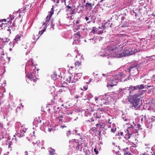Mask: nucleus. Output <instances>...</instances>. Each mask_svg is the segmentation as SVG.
<instances>
[{
    "mask_svg": "<svg viewBox=\"0 0 155 155\" xmlns=\"http://www.w3.org/2000/svg\"><path fill=\"white\" fill-rule=\"evenodd\" d=\"M111 38H114V40L111 41L110 46L102 50L100 54L101 56H106L111 54L114 57L121 58L132 55L137 52V50L131 49L129 46H123V45L121 44L117 46L119 40V37L112 35Z\"/></svg>",
    "mask_w": 155,
    "mask_h": 155,
    "instance_id": "1",
    "label": "nucleus"
},
{
    "mask_svg": "<svg viewBox=\"0 0 155 155\" xmlns=\"http://www.w3.org/2000/svg\"><path fill=\"white\" fill-rule=\"evenodd\" d=\"M145 86V85L143 84L138 85L136 86L131 85L129 87L119 89V91L120 93L125 94L127 91H129V92L131 93L134 91L138 90L136 92V94L130 97L129 99V101L131 104L130 107L133 109L137 110L142 105V100L141 96L147 92L146 90H142L144 88Z\"/></svg>",
    "mask_w": 155,
    "mask_h": 155,
    "instance_id": "2",
    "label": "nucleus"
},
{
    "mask_svg": "<svg viewBox=\"0 0 155 155\" xmlns=\"http://www.w3.org/2000/svg\"><path fill=\"white\" fill-rule=\"evenodd\" d=\"M127 68L123 72H117L113 76L110 77L109 81L111 84H107V87L109 88L113 86L116 85V84L119 82L124 81L123 79H125L127 78V75H129L128 71Z\"/></svg>",
    "mask_w": 155,
    "mask_h": 155,
    "instance_id": "3",
    "label": "nucleus"
},
{
    "mask_svg": "<svg viewBox=\"0 0 155 155\" xmlns=\"http://www.w3.org/2000/svg\"><path fill=\"white\" fill-rule=\"evenodd\" d=\"M139 67L140 64L137 62L131 64L128 67L127 70L129 73V76H128L127 78L124 79V82L131 79L132 77L136 76L138 73Z\"/></svg>",
    "mask_w": 155,
    "mask_h": 155,
    "instance_id": "4",
    "label": "nucleus"
},
{
    "mask_svg": "<svg viewBox=\"0 0 155 155\" xmlns=\"http://www.w3.org/2000/svg\"><path fill=\"white\" fill-rule=\"evenodd\" d=\"M54 10H51L50 12H48V15L46 18L45 21H43V26H44L45 28H47V26H48L50 23H49L50 19L52 16V15L54 14Z\"/></svg>",
    "mask_w": 155,
    "mask_h": 155,
    "instance_id": "5",
    "label": "nucleus"
},
{
    "mask_svg": "<svg viewBox=\"0 0 155 155\" xmlns=\"http://www.w3.org/2000/svg\"><path fill=\"white\" fill-rule=\"evenodd\" d=\"M78 74H81V73H78L74 74V76H69L68 79V81L69 83L71 82V83H74L76 82L78 80Z\"/></svg>",
    "mask_w": 155,
    "mask_h": 155,
    "instance_id": "6",
    "label": "nucleus"
},
{
    "mask_svg": "<svg viewBox=\"0 0 155 155\" xmlns=\"http://www.w3.org/2000/svg\"><path fill=\"white\" fill-rule=\"evenodd\" d=\"M77 12L75 10H66V12L65 16L67 19H72L74 15Z\"/></svg>",
    "mask_w": 155,
    "mask_h": 155,
    "instance_id": "7",
    "label": "nucleus"
},
{
    "mask_svg": "<svg viewBox=\"0 0 155 155\" xmlns=\"http://www.w3.org/2000/svg\"><path fill=\"white\" fill-rule=\"evenodd\" d=\"M35 73L31 72L29 74L26 75V76L28 78V80L29 79L31 81H33L35 82L36 80V75L35 74Z\"/></svg>",
    "mask_w": 155,
    "mask_h": 155,
    "instance_id": "8",
    "label": "nucleus"
},
{
    "mask_svg": "<svg viewBox=\"0 0 155 155\" xmlns=\"http://www.w3.org/2000/svg\"><path fill=\"white\" fill-rule=\"evenodd\" d=\"M14 17H15L14 15H10L9 17L7 19H2L0 20V21L1 22L3 21L5 22L7 21L8 23H10L11 24L12 22V20L14 19Z\"/></svg>",
    "mask_w": 155,
    "mask_h": 155,
    "instance_id": "9",
    "label": "nucleus"
},
{
    "mask_svg": "<svg viewBox=\"0 0 155 155\" xmlns=\"http://www.w3.org/2000/svg\"><path fill=\"white\" fill-rule=\"evenodd\" d=\"M127 134H126L124 137L126 139H129L130 137V136L132 135H133L134 136H137L136 134H134V131H131V130L129 131V130H127Z\"/></svg>",
    "mask_w": 155,
    "mask_h": 155,
    "instance_id": "10",
    "label": "nucleus"
},
{
    "mask_svg": "<svg viewBox=\"0 0 155 155\" xmlns=\"http://www.w3.org/2000/svg\"><path fill=\"white\" fill-rule=\"evenodd\" d=\"M41 120L38 118V119L36 118L34 119V120L33 122V129H35L38 126V124L41 123Z\"/></svg>",
    "mask_w": 155,
    "mask_h": 155,
    "instance_id": "11",
    "label": "nucleus"
},
{
    "mask_svg": "<svg viewBox=\"0 0 155 155\" xmlns=\"http://www.w3.org/2000/svg\"><path fill=\"white\" fill-rule=\"evenodd\" d=\"M96 13V12L95 10H92L91 12L90 13V15L89 16V17L91 18L92 20L93 21V22H94V21L96 19L95 15V14Z\"/></svg>",
    "mask_w": 155,
    "mask_h": 155,
    "instance_id": "12",
    "label": "nucleus"
},
{
    "mask_svg": "<svg viewBox=\"0 0 155 155\" xmlns=\"http://www.w3.org/2000/svg\"><path fill=\"white\" fill-rule=\"evenodd\" d=\"M108 96H109L107 94H105L102 96V99H101V101H102L103 100L105 101V102H104V104L106 105H107L109 103V99H108L109 97Z\"/></svg>",
    "mask_w": 155,
    "mask_h": 155,
    "instance_id": "13",
    "label": "nucleus"
},
{
    "mask_svg": "<svg viewBox=\"0 0 155 155\" xmlns=\"http://www.w3.org/2000/svg\"><path fill=\"white\" fill-rule=\"evenodd\" d=\"M94 34H93L91 32L89 33V35L91 36V37L88 39V40L93 44H94L96 42Z\"/></svg>",
    "mask_w": 155,
    "mask_h": 155,
    "instance_id": "14",
    "label": "nucleus"
},
{
    "mask_svg": "<svg viewBox=\"0 0 155 155\" xmlns=\"http://www.w3.org/2000/svg\"><path fill=\"white\" fill-rule=\"evenodd\" d=\"M22 35H17L15 37V38L14 39L13 41V46L14 47V45H15L16 43H17L18 41L20 40V38Z\"/></svg>",
    "mask_w": 155,
    "mask_h": 155,
    "instance_id": "15",
    "label": "nucleus"
},
{
    "mask_svg": "<svg viewBox=\"0 0 155 155\" xmlns=\"http://www.w3.org/2000/svg\"><path fill=\"white\" fill-rule=\"evenodd\" d=\"M110 22L109 21L108 22H105L104 24H103L102 23V27L104 29H105L108 27H112V23H110Z\"/></svg>",
    "mask_w": 155,
    "mask_h": 155,
    "instance_id": "16",
    "label": "nucleus"
},
{
    "mask_svg": "<svg viewBox=\"0 0 155 155\" xmlns=\"http://www.w3.org/2000/svg\"><path fill=\"white\" fill-rule=\"evenodd\" d=\"M110 42H108V46H107V47H104V48H103L101 49V51L100 52H99V55L100 56H102V57H104V56L108 57L109 56L111 55V56H110V57H111V56H112V57H114H114L113 56H112V55H111V54H108V55H106H106H104V56H101V55H100V52H101V51H102V50L103 49H105V48H107V47H109V46H110V43L111 42V41H111L114 40V38H111V36H110ZM114 58H115V57H114Z\"/></svg>",
    "mask_w": 155,
    "mask_h": 155,
    "instance_id": "17",
    "label": "nucleus"
},
{
    "mask_svg": "<svg viewBox=\"0 0 155 155\" xmlns=\"http://www.w3.org/2000/svg\"><path fill=\"white\" fill-rule=\"evenodd\" d=\"M130 13L132 15H134L135 18L139 17L140 15L138 10H130Z\"/></svg>",
    "mask_w": 155,
    "mask_h": 155,
    "instance_id": "18",
    "label": "nucleus"
},
{
    "mask_svg": "<svg viewBox=\"0 0 155 155\" xmlns=\"http://www.w3.org/2000/svg\"><path fill=\"white\" fill-rule=\"evenodd\" d=\"M141 126L139 124H138L136 126V130H135V132L136 134H137V135H139V131H140V130L142 129V128H141Z\"/></svg>",
    "mask_w": 155,
    "mask_h": 155,
    "instance_id": "19",
    "label": "nucleus"
},
{
    "mask_svg": "<svg viewBox=\"0 0 155 155\" xmlns=\"http://www.w3.org/2000/svg\"><path fill=\"white\" fill-rule=\"evenodd\" d=\"M146 108L148 110H150L153 112H155V106H153L152 104H148L146 106Z\"/></svg>",
    "mask_w": 155,
    "mask_h": 155,
    "instance_id": "20",
    "label": "nucleus"
},
{
    "mask_svg": "<svg viewBox=\"0 0 155 155\" xmlns=\"http://www.w3.org/2000/svg\"><path fill=\"white\" fill-rule=\"evenodd\" d=\"M85 6L87 10H91L94 7V4L92 3H87Z\"/></svg>",
    "mask_w": 155,
    "mask_h": 155,
    "instance_id": "21",
    "label": "nucleus"
},
{
    "mask_svg": "<svg viewBox=\"0 0 155 155\" xmlns=\"http://www.w3.org/2000/svg\"><path fill=\"white\" fill-rule=\"evenodd\" d=\"M93 97V96L91 93H88L86 94L84 97H83V99L84 100H86L87 99L90 100Z\"/></svg>",
    "mask_w": 155,
    "mask_h": 155,
    "instance_id": "22",
    "label": "nucleus"
},
{
    "mask_svg": "<svg viewBox=\"0 0 155 155\" xmlns=\"http://www.w3.org/2000/svg\"><path fill=\"white\" fill-rule=\"evenodd\" d=\"M101 113L99 112L98 111H97L96 113L94 114L93 118H95L96 119H99L101 117Z\"/></svg>",
    "mask_w": 155,
    "mask_h": 155,
    "instance_id": "23",
    "label": "nucleus"
},
{
    "mask_svg": "<svg viewBox=\"0 0 155 155\" xmlns=\"http://www.w3.org/2000/svg\"><path fill=\"white\" fill-rule=\"evenodd\" d=\"M28 66H30L29 67V70L31 71L33 70V71H31V72H33V73H36V71H35L36 69V67H35L34 65H28Z\"/></svg>",
    "mask_w": 155,
    "mask_h": 155,
    "instance_id": "24",
    "label": "nucleus"
},
{
    "mask_svg": "<svg viewBox=\"0 0 155 155\" xmlns=\"http://www.w3.org/2000/svg\"><path fill=\"white\" fill-rule=\"evenodd\" d=\"M73 111L70 108H68L67 110H64L65 114L67 115L71 114Z\"/></svg>",
    "mask_w": 155,
    "mask_h": 155,
    "instance_id": "25",
    "label": "nucleus"
},
{
    "mask_svg": "<svg viewBox=\"0 0 155 155\" xmlns=\"http://www.w3.org/2000/svg\"><path fill=\"white\" fill-rule=\"evenodd\" d=\"M23 125L21 124V123L19 122H17L15 124V127L16 129L19 130L22 127Z\"/></svg>",
    "mask_w": 155,
    "mask_h": 155,
    "instance_id": "26",
    "label": "nucleus"
},
{
    "mask_svg": "<svg viewBox=\"0 0 155 155\" xmlns=\"http://www.w3.org/2000/svg\"><path fill=\"white\" fill-rule=\"evenodd\" d=\"M9 40L8 38L3 39L0 38V42H2V44H5L6 43L8 42Z\"/></svg>",
    "mask_w": 155,
    "mask_h": 155,
    "instance_id": "27",
    "label": "nucleus"
},
{
    "mask_svg": "<svg viewBox=\"0 0 155 155\" xmlns=\"http://www.w3.org/2000/svg\"><path fill=\"white\" fill-rule=\"evenodd\" d=\"M74 40L73 42V45L78 44L80 41V39L79 38H75L74 39Z\"/></svg>",
    "mask_w": 155,
    "mask_h": 155,
    "instance_id": "28",
    "label": "nucleus"
},
{
    "mask_svg": "<svg viewBox=\"0 0 155 155\" xmlns=\"http://www.w3.org/2000/svg\"><path fill=\"white\" fill-rule=\"evenodd\" d=\"M105 126L106 125L105 124L102 123H100L97 125V127H99L100 128H104L105 130H107V128H105Z\"/></svg>",
    "mask_w": 155,
    "mask_h": 155,
    "instance_id": "29",
    "label": "nucleus"
},
{
    "mask_svg": "<svg viewBox=\"0 0 155 155\" xmlns=\"http://www.w3.org/2000/svg\"><path fill=\"white\" fill-rule=\"evenodd\" d=\"M27 129H26V128H22H22H21L19 130H20V136H24V133H25V131H26V130Z\"/></svg>",
    "mask_w": 155,
    "mask_h": 155,
    "instance_id": "30",
    "label": "nucleus"
},
{
    "mask_svg": "<svg viewBox=\"0 0 155 155\" xmlns=\"http://www.w3.org/2000/svg\"><path fill=\"white\" fill-rule=\"evenodd\" d=\"M33 59L31 58L30 60L28 61L25 66V68L28 67V65H33Z\"/></svg>",
    "mask_w": 155,
    "mask_h": 155,
    "instance_id": "31",
    "label": "nucleus"
},
{
    "mask_svg": "<svg viewBox=\"0 0 155 155\" xmlns=\"http://www.w3.org/2000/svg\"><path fill=\"white\" fill-rule=\"evenodd\" d=\"M127 130H129V131L131 130V131H134V134H136V132H135L136 129H135L134 128V127L133 125H131L130 126V127H129L127 129Z\"/></svg>",
    "mask_w": 155,
    "mask_h": 155,
    "instance_id": "32",
    "label": "nucleus"
},
{
    "mask_svg": "<svg viewBox=\"0 0 155 155\" xmlns=\"http://www.w3.org/2000/svg\"><path fill=\"white\" fill-rule=\"evenodd\" d=\"M13 140H14L13 138H12L11 140H9L7 141V143L8 144V146L9 148L11 147V146L13 144Z\"/></svg>",
    "mask_w": 155,
    "mask_h": 155,
    "instance_id": "33",
    "label": "nucleus"
},
{
    "mask_svg": "<svg viewBox=\"0 0 155 155\" xmlns=\"http://www.w3.org/2000/svg\"><path fill=\"white\" fill-rule=\"evenodd\" d=\"M128 150L129 149L127 147L126 149H123L124 152V155H132L130 153H128L126 150Z\"/></svg>",
    "mask_w": 155,
    "mask_h": 155,
    "instance_id": "34",
    "label": "nucleus"
},
{
    "mask_svg": "<svg viewBox=\"0 0 155 155\" xmlns=\"http://www.w3.org/2000/svg\"><path fill=\"white\" fill-rule=\"evenodd\" d=\"M54 112L55 113H59L60 111V107H57L55 106L54 107Z\"/></svg>",
    "mask_w": 155,
    "mask_h": 155,
    "instance_id": "35",
    "label": "nucleus"
},
{
    "mask_svg": "<svg viewBox=\"0 0 155 155\" xmlns=\"http://www.w3.org/2000/svg\"><path fill=\"white\" fill-rule=\"evenodd\" d=\"M98 29L95 27H93L91 32L93 34H97V33Z\"/></svg>",
    "mask_w": 155,
    "mask_h": 155,
    "instance_id": "36",
    "label": "nucleus"
},
{
    "mask_svg": "<svg viewBox=\"0 0 155 155\" xmlns=\"http://www.w3.org/2000/svg\"><path fill=\"white\" fill-rule=\"evenodd\" d=\"M46 29V28H44V29H43V30H42L41 31H39V32L38 33V34H40V36H38V37L36 39L37 40L38 38L41 35H42L43 34V33L45 31Z\"/></svg>",
    "mask_w": 155,
    "mask_h": 155,
    "instance_id": "37",
    "label": "nucleus"
},
{
    "mask_svg": "<svg viewBox=\"0 0 155 155\" xmlns=\"http://www.w3.org/2000/svg\"><path fill=\"white\" fill-rule=\"evenodd\" d=\"M55 150L51 148L49 150V154L50 155H54Z\"/></svg>",
    "mask_w": 155,
    "mask_h": 155,
    "instance_id": "38",
    "label": "nucleus"
},
{
    "mask_svg": "<svg viewBox=\"0 0 155 155\" xmlns=\"http://www.w3.org/2000/svg\"><path fill=\"white\" fill-rule=\"evenodd\" d=\"M151 150L152 151L151 152V153L152 154L150 155H155V145L151 149Z\"/></svg>",
    "mask_w": 155,
    "mask_h": 155,
    "instance_id": "39",
    "label": "nucleus"
},
{
    "mask_svg": "<svg viewBox=\"0 0 155 155\" xmlns=\"http://www.w3.org/2000/svg\"><path fill=\"white\" fill-rule=\"evenodd\" d=\"M155 58V55H154L150 56H146V59L147 60L149 61L150 59Z\"/></svg>",
    "mask_w": 155,
    "mask_h": 155,
    "instance_id": "40",
    "label": "nucleus"
},
{
    "mask_svg": "<svg viewBox=\"0 0 155 155\" xmlns=\"http://www.w3.org/2000/svg\"><path fill=\"white\" fill-rule=\"evenodd\" d=\"M57 76V74L55 72H54L53 75H52V78L54 79V80H55L56 79Z\"/></svg>",
    "mask_w": 155,
    "mask_h": 155,
    "instance_id": "41",
    "label": "nucleus"
},
{
    "mask_svg": "<svg viewBox=\"0 0 155 155\" xmlns=\"http://www.w3.org/2000/svg\"><path fill=\"white\" fill-rule=\"evenodd\" d=\"M98 34H102L103 32V30H102V28H101L100 27H99V28L98 29Z\"/></svg>",
    "mask_w": 155,
    "mask_h": 155,
    "instance_id": "42",
    "label": "nucleus"
},
{
    "mask_svg": "<svg viewBox=\"0 0 155 155\" xmlns=\"http://www.w3.org/2000/svg\"><path fill=\"white\" fill-rule=\"evenodd\" d=\"M80 22V21L78 20H74V21L73 22L75 25H76L78 24H79Z\"/></svg>",
    "mask_w": 155,
    "mask_h": 155,
    "instance_id": "43",
    "label": "nucleus"
},
{
    "mask_svg": "<svg viewBox=\"0 0 155 155\" xmlns=\"http://www.w3.org/2000/svg\"><path fill=\"white\" fill-rule=\"evenodd\" d=\"M85 116L86 117H88L91 116V113H90L88 111L85 112Z\"/></svg>",
    "mask_w": 155,
    "mask_h": 155,
    "instance_id": "44",
    "label": "nucleus"
},
{
    "mask_svg": "<svg viewBox=\"0 0 155 155\" xmlns=\"http://www.w3.org/2000/svg\"><path fill=\"white\" fill-rule=\"evenodd\" d=\"M93 118H94L93 117H91L89 120H87L86 121V122L89 121V122H93L94 121V120L93 119Z\"/></svg>",
    "mask_w": 155,
    "mask_h": 155,
    "instance_id": "45",
    "label": "nucleus"
},
{
    "mask_svg": "<svg viewBox=\"0 0 155 155\" xmlns=\"http://www.w3.org/2000/svg\"><path fill=\"white\" fill-rule=\"evenodd\" d=\"M81 62L79 61H77L75 62V64L76 66H78L81 64Z\"/></svg>",
    "mask_w": 155,
    "mask_h": 155,
    "instance_id": "46",
    "label": "nucleus"
},
{
    "mask_svg": "<svg viewBox=\"0 0 155 155\" xmlns=\"http://www.w3.org/2000/svg\"><path fill=\"white\" fill-rule=\"evenodd\" d=\"M48 130L49 132H51V131H53L54 130V129L53 128H49L48 129Z\"/></svg>",
    "mask_w": 155,
    "mask_h": 155,
    "instance_id": "47",
    "label": "nucleus"
},
{
    "mask_svg": "<svg viewBox=\"0 0 155 155\" xmlns=\"http://www.w3.org/2000/svg\"><path fill=\"white\" fill-rule=\"evenodd\" d=\"M88 88V85H86L83 86V88L84 89V91H86L87 90Z\"/></svg>",
    "mask_w": 155,
    "mask_h": 155,
    "instance_id": "48",
    "label": "nucleus"
},
{
    "mask_svg": "<svg viewBox=\"0 0 155 155\" xmlns=\"http://www.w3.org/2000/svg\"><path fill=\"white\" fill-rule=\"evenodd\" d=\"M72 131H70V130H68L67 131V136H69V134H71L72 133Z\"/></svg>",
    "mask_w": 155,
    "mask_h": 155,
    "instance_id": "49",
    "label": "nucleus"
},
{
    "mask_svg": "<svg viewBox=\"0 0 155 155\" xmlns=\"http://www.w3.org/2000/svg\"><path fill=\"white\" fill-rule=\"evenodd\" d=\"M128 26V24L127 23H123L122 24V26L123 27H125L127 26Z\"/></svg>",
    "mask_w": 155,
    "mask_h": 155,
    "instance_id": "50",
    "label": "nucleus"
},
{
    "mask_svg": "<svg viewBox=\"0 0 155 155\" xmlns=\"http://www.w3.org/2000/svg\"><path fill=\"white\" fill-rule=\"evenodd\" d=\"M52 1L54 3H55L56 4H58L59 3V0H52Z\"/></svg>",
    "mask_w": 155,
    "mask_h": 155,
    "instance_id": "51",
    "label": "nucleus"
},
{
    "mask_svg": "<svg viewBox=\"0 0 155 155\" xmlns=\"http://www.w3.org/2000/svg\"><path fill=\"white\" fill-rule=\"evenodd\" d=\"M116 130V128H112L111 130V132H115Z\"/></svg>",
    "mask_w": 155,
    "mask_h": 155,
    "instance_id": "52",
    "label": "nucleus"
},
{
    "mask_svg": "<svg viewBox=\"0 0 155 155\" xmlns=\"http://www.w3.org/2000/svg\"><path fill=\"white\" fill-rule=\"evenodd\" d=\"M78 132V131L76 129H75L73 130L72 131L71 134H74V133H76Z\"/></svg>",
    "mask_w": 155,
    "mask_h": 155,
    "instance_id": "53",
    "label": "nucleus"
},
{
    "mask_svg": "<svg viewBox=\"0 0 155 155\" xmlns=\"http://www.w3.org/2000/svg\"><path fill=\"white\" fill-rule=\"evenodd\" d=\"M10 26L11 28V29L12 30L14 31L15 30V28L13 27L12 26L10 25Z\"/></svg>",
    "mask_w": 155,
    "mask_h": 155,
    "instance_id": "54",
    "label": "nucleus"
},
{
    "mask_svg": "<svg viewBox=\"0 0 155 155\" xmlns=\"http://www.w3.org/2000/svg\"><path fill=\"white\" fill-rule=\"evenodd\" d=\"M120 133H118L116 134V136L118 137V139H120Z\"/></svg>",
    "mask_w": 155,
    "mask_h": 155,
    "instance_id": "55",
    "label": "nucleus"
},
{
    "mask_svg": "<svg viewBox=\"0 0 155 155\" xmlns=\"http://www.w3.org/2000/svg\"><path fill=\"white\" fill-rule=\"evenodd\" d=\"M94 152H95L96 154H97L98 153V150H97L96 148L94 149Z\"/></svg>",
    "mask_w": 155,
    "mask_h": 155,
    "instance_id": "56",
    "label": "nucleus"
},
{
    "mask_svg": "<svg viewBox=\"0 0 155 155\" xmlns=\"http://www.w3.org/2000/svg\"><path fill=\"white\" fill-rule=\"evenodd\" d=\"M11 25L14 28L17 27V25H16L15 23L14 22H13L12 24Z\"/></svg>",
    "mask_w": 155,
    "mask_h": 155,
    "instance_id": "57",
    "label": "nucleus"
},
{
    "mask_svg": "<svg viewBox=\"0 0 155 155\" xmlns=\"http://www.w3.org/2000/svg\"><path fill=\"white\" fill-rule=\"evenodd\" d=\"M79 146H80L79 144V143H78L77 146L76 147V149L77 150H79Z\"/></svg>",
    "mask_w": 155,
    "mask_h": 155,
    "instance_id": "58",
    "label": "nucleus"
},
{
    "mask_svg": "<svg viewBox=\"0 0 155 155\" xmlns=\"http://www.w3.org/2000/svg\"><path fill=\"white\" fill-rule=\"evenodd\" d=\"M45 123L44 122H43V126H41V128H43V129H44L45 128V126H44V125L45 124Z\"/></svg>",
    "mask_w": 155,
    "mask_h": 155,
    "instance_id": "59",
    "label": "nucleus"
},
{
    "mask_svg": "<svg viewBox=\"0 0 155 155\" xmlns=\"http://www.w3.org/2000/svg\"><path fill=\"white\" fill-rule=\"evenodd\" d=\"M23 11L24 10H18V12H17L18 13V12L20 13L19 14V16H21V12L22 11Z\"/></svg>",
    "mask_w": 155,
    "mask_h": 155,
    "instance_id": "60",
    "label": "nucleus"
},
{
    "mask_svg": "<svg viewBox=\"0 0 155 155\" xmlns=\"http://www.w3.org/2000/svg\"><path fill=\"white\" fill-rule=\"evenodd\" d=\"M8 109L9 110H12V108L10 107V105L9 104L8 105Z\"/></svg>",
    "mask_w": 155,
    "mask_h": 155,
    "instance_id": "61",
    "label": "nucleus"
},
{
    "mask_svg": "<svg viewBox=\"0 0 155 155\" xmlns=\"http://www.w3.org/2000/svg\"><path fill=\"white\" fill-rule=\"evenodd\" d=\"M3 128V124L0 122V129H2Z\"/></svg>",
    "mask_w": 155,
    "mask_h": 155,
    "instance_id": "62",
    "label": "nucleus"
},
{
    "mask_svg": "<svg viewBox=\"0 0 155 155\" xmlns=\"http://www.w3.org/2000/svg\"><path fill=\"white\" fill-rule=\"evenodd\" d=\"M77 36H78V37L80 38V32H77L76 34Z\"/></svg>",
    "mask_w": 155,
    "mask_h": 155,
    "instance_id": "63",
    "label": "nucleus"
},
{
    "mask_svg": "<svg viewBox=\"0 0 155 155\" xmlns=\"http://www.w3.org/2000/svg\"><path fill=\"white\" fill-rule=\"evenodd\" d=\"M8 29H7V30L8 31H9L10 32V33H11V28L10 27V25L8 27Z\"/></svg>",
    "mask_w": 155,
    "mask_h": 155,
    "instance_id": "64",
    "label": "nucleus"
}]
</instances>
